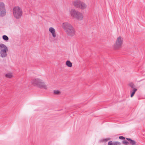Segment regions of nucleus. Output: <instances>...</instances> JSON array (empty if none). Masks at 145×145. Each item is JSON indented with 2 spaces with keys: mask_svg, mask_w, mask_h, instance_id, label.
<instances>
[{
  "mask_svg": "<svg viewBox=\"0 0 145 145\" xmlns=\"http://www.w3.org/2000/svg\"><path fill=\"white\" fill-rule=\"evenodd\" d=\"M110 145H120L121 143L119 142L116 141L112 142V141H110L108 142Z\"/></svg>",
  "mask_w": 145,
  "mask_h": 145,
  "instance_id": "nucleus-10",
  "label": "nucleus"
},
{
  "mask_svg": "<svg viewBox=\"0 0 145 145\" xmlns=\"http://www.w3.org/2000/svg\"><path fill=\"white\" fill-rule=\"evenodd\" d=\"M129 86L131 88L133 89H136L135 88V86L134 84L132 82H131L129 84Z\"/></svg>",
  "mask_w": 145,
  "mask_h": 145,
  "instance_id": "nucleus-14",
  "label": "nucleus"
},
{
  "mask_svg": "<svg viewBox=\"0 0 145 145\" xmlns=\"http://www.w3.org/2000/svg\"><path fill=\"white\" fill-rule=\"evenodd\" d=\"M70 13L72 16L78 20H81L83 19V16L82 14L75 9H71L70 11Z\"/></svg>",
  "mask_w": 145,
  "mask_h": 145,
  "instance_id": "nucleus-3",
  "label": "nucleus"
},
{
  "mask_svg": "<svg viewBox=\"0 0 145 145\" xmlns=\"http://www.w3.org/2000/svg\"><path fill=\"white\" fill-rule=\"evenodd\" d=\"M12 75L11 73H9L5 74V76L8 78H10L12 77Z\"/></svg>",
  "mask_w": 145,
  "mask_h": 145,
  "instance_id": "nucleus-15",
  "label": "nucleus"
},
{
  "mask_svg": "<svg viewBox=\"0 0 145 145\" xmlns=\"http://www.w3.org/2000/svg\"><path fill=\"white\" fill-rule=\"evenodd\" d=\"M62 27L68 36L72 37L75 35L74 28L70 24L67 22L63 23Z\"/></svg>",
  "mask_w": 145,
  "mask_h": 145,
  "instance_id": "nucleus-1",
  "label": "nucleus"
},
{
  "mask_svg": "<svg viewBox=\"0 0 145 145\" xmlns=\"http://www.w3.org/2000/svg\"><path fill=\"white\" fill-rule=\"evenodd\" d=\"M137 90V89H133V91L131 90L130 91V92L131 93V97H132L135 94V92Z\"/></svg>",
  "mask_w": 145,
  "mask_h": 145,
  "instance_id": "nucleus-12",
  "label": "nucleus"
},
{
  "mask_svg": "<svg viewBox=\"0 0 145 145\" xmlns=\"http://www.w3.org/2000/svg\"><path fill=\"white\" fill-rule=\"evenodd\" d=\"M126 139L127 140L129 141L130 143L132 145H135L136 144V142L133 140H132L131 138H126Z\"/></svg>",
  "mask_w": 145,
  "mask_h": 145,
  "instance_id": "nucleus-11",
  "label": "nucleus"
},
{
  "mask_svg": "<svg viewBox=\"0 0 145 145\" xmlns=\"http://www.w3.org/2000/svg\"><path fill=\"white\" fill-rule=\"evenodd\" d=\"M0 56L4 58L7 56V52L8 51L7 47L3 44H0Z\"/></svg>",
  "mask_w": 145,
  "mask_h": 145,
  "instance_id": "nucleus-5",
  "label": "nucleus"
},
{
  "mask_svg": "<svg viewBox=\"0 0 145 145\" xmlns=\"http://www.w3.org/2000/svg\"><path fill=\"white\" fill-rule=\"evenodd\" d=\"M109 140V139L105 138L104 139H101L100 140V142H106Z\"/></svg>",
  "mask_w": 145,
  "mask_h": 145,
  "instance_id": "nucleus-17",
  "label": "nucleus"
},
{
  "mask_svg": "<svg viewBox=\"0 0 145 145\" xmlns=\"http://www.w3.org/2000/svg\"><path fill=\"white\" fill-rule=\"evenodd\" d=\"M31 83L34 86H37L41 89H46V86L45 85L44 82L40 79H34L32 80Z\"/></svg>",
  "mask_w": 145,
  "mask_h": 145,
  "instance_id": "nucleus-2",
  "label": "nucleus"
},
{
  "mask_svg": "<svg viewBox=\"0 0 145 145\" xmlns=\"http://www.w3.org/2000/svg\"><path fill=\"white\" fill-rule=\"evenodd\" d=\"M54 93L55 94H58L59 93L60 91L58 90H54Z\"/></svg>",
  "mask_w": 145,
  "mask_h": 145,
  "instance_id": "nucleus-21",
  "label": "nucleus"
},
{
  "mask_svg": "<svg viewBox=\"0 0 145 145\" xmlns=\"http://www.w3.org/2000/svg\"><path fill=\"white\" fill-rule=\"evenodd\" d=\"M80 7V9L83 10L86 8L87 5L85 3L81 1Z\"/></svg>",
  "mask_w": 145,
  "mask_h": 145,
  "instance_id": "nucleus-9",
  "label": "nucleus"
},
{
  "mask_svg": "<svg viewBox=\"0 0 145 145\" xmlns=\"http://www.w3.org/2000/svg\"><path fill=\"white\" fill-rule=\"evenodd\" d=\"M119 138L121 140H125V138L122 136H120L119 137Z\"/></svg>",
  "mask_w": 145,
  "mask_h": 145,
  "instance_id": "nucleus-22",
  "label": "nucleus"
},
{
  "mask_svg": "<svg viewBox=\"0 0 145 145\" xmlns=\"http://www.w3.org/2000/svg\"><path fill=\"white\" fill-rule=\"evenodd\" d=\"M13 12L14 17L17 19L20 18L22 14V9L18 6L15 7L13 8Z\"/></svg>",
  "mask_w": 145,
  "mask_h": 145,
  "instance_id": "nucleus-4",
  "label": "nucleus"
},
{
  "mask_svg": "<svg viewBox=\"0 0 145 145\" xmlns=\"http://www.w3.org/2000/svg\"><path fill=\"white\" fill-rule=\"evenodd\" d=\"M6 13L5 4L3 3L0 2V16H4L6 15Z\"/></svg>",
  "mask_w": 145,
  "mask_h": 145,
  "instance_id": "nucleus-7",
  "label": "nucleus"
},
{
  "mask_svg": "<svg viewBox=\"0 0 145 145\" xmlns=\"http://www.w3.org/2000/svg\"><path fill=\"white\" fill-rule=\"evenodd\" d=\"M2 38L5 41H7L9 39L8 37L6 35H3Z\"/></svg>",
  "mask_w": 145,
  "mask_h": 145,
  "instance_id": "nucleus-16",
  "label": "nucleus"
},
{
  "mask_svg": "<svg viewBox=\"0 0 145 145\" xmlns=\"http://www.w3.org/2000/svg\"><path fill=\"white\" fill-rule=\"evenodd\" d=\"M66 65L69 67H71L72 66V63L70 61L67 60L66 63Z\"/></svg>",
  "mask_w": 145,
  "mask_h": 145,
  "instance_id": "nucleus-13",
  "label": "nucleus"
},
{
  "mask_svg": "<svg viewBox=\"0 0 145 145\" xmlns=\"http://www.w3.org/2000/svg\"><path fill=\"white\" fill-rule=\"evenodd\" d=\"M122 143L124 144L125 145H127L129 144V142L126 140L123 141Z\"/></svg>",
  "mask_w": 145,
  "mask_h": 145,
  "instance_id": "nucleus-18",
  "label": "nucleus"
},
{
  "mask_svg": "<svg viewBox=\"0 0 145 145\" xmlns=\"http://www.w3.org/2000/svg\"><path fill=\"white\" fill-rule=\"evenodd\" d=\"M123 42V39L121 37H118L113 46V48L115 49H118L121 47Z\"/></svg>",
  "mask_w": 145,
  "mask_h": 145,
  "instance_id": "nucleus-6",
  "label": "nucleus"
},
{
  "mask_svg": "<svg viewBox=\"0 0 145 145\" xmlns=\"http://www.w3.org/2000/svg\"><path fill=\"white\" fill-rule=\"evenodd\" d=\"M49 31L50 33L55 31V29L52 27H50L49 29Z\"/></svg>",
  "mask_w": 145,
  "mask_h": 145,
  "instance_id": "nucleus-19",
  "label": "nucleus"
},
{
  "mask_svg": "<svg viewBox=\"0 0 145 145\" xmlns=\"http://www.w3.org/2000/svg\"><path fill=\"white\" fill-rule=\"evenodd\" d=\"M51 33L52 34V36L54 37L55 38V37H56V34L55 31H54L53 32H51Z\"/></svg>",
  "mask_w": 145,
  "mask_h": 145,
  "instance_id": "nucleus-20",
  "label": "nucleus"
},
{
  "mask_svg": "<svg viewBox=\"0 0 145 145\" xmlns=\"http://www.w3.org/2000/svg\"><path fill=\"white\" fill-rule=\"evenodd\" d=\"M81 1L79 0H76L74 1L73 3L74 6L76 7L80 8Z\"/></svg>",
  "mask_w": 145,
  "mask_h": 145,
  "instance_id": "nucleus-8",
  "label": "nucleus"
}]
</instances>
